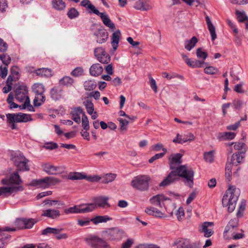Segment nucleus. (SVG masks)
<instances>
[{"label": "nucleus", "instance_id": "nucleus-17", "mask_svg": "<svg viewBox=\"0 0 248 248\" xmlns=\"http://www.w3.org/2000/svg\"><path fill=\"white\" fill-rule=\"evenodd\" d=\"M61 215L59 210L54 209H48L43 211L41 216L55 219L59 218Z\"/></svg>", "mask_w": 248, "mask_h": 248}, {"label": "nucleus", "instance_id": "nucleus-1", "mask_svg": "<svg viewBox=\"0 0 248 248\" xmlns=\"http://www.w3.org/2000/svg\"><path fill=\"white\" fill-rule=\"evenodd\" d=\"M194 171L192 168L186 165H180L173 171H171L167 177L159 184V186H165L173 183L179 179V177L185 179L189 186L194 183Z\"/></svg>", "mask_w": 248, "mask_h": 248}, {"label": "nucleus", "instance_id": "nucleus-7", "mask_svg": "<svg viewBox=\"0 0 248 248\" xmlns=\"http://www.w3.org/2000/svg\"><path fill=\"white\" fill-rule=\"evenodd\" d=\"M103 233L111 240H120L125 235L124 231L118 227L108 229L103 232Z\"/></svg>", "mask_w": 248, "mask_h": 248}, {"label": "nucleus", "instance_id": "nucleus-21", "mask_svg": "<svg viewBox=\"0 0 248 248\" xmlns=\"http://www.w3.org/2000/svg\"><path fill=\"white\" fill-rule=\"evenodd\" d=\"M214 224L211 222H205L202 225V229L200 230L202 232L204 233V236L205 237H210L214 233V231L212 229H209L208 228L210 226H213Z\"/></svg>", "mask_w": 248, "mask_h": 248}, {"label": "nucleus", "instance_id": "nucleus-40", "mask_svg": "<svg viewBox=\"0 0 248 248\" xmlns=\"http://www.w3.org/2000/svg\"><path fill=\"white\" fill-rule=\"evenodd\" d=\"M83 205L80 204L79 206V213H88L93 211L95 208L96 205L94 203H90L87 204V206L85 208H80V207L83 206Z\"/></svg>", "mask_w": 248, "mask_h": 248}, {"label": "nucleus", "instance_id": "nucleus-5", "mask_svg": "<svg viewBox=\"0 0 248 248\" xmlns=\"http://www.w3.org/2000/svg\"><path fill=\"white\" fill-rule=\"evenodd\" d=\"M150 180V178L147 175H138L132 180L131 185L134 188L140 191H146L149 188Z\"/></svg>", "mask_w": 248, "mask_h": 248}, {"label": "nucleus", "instance_id": "nucleus-64", "mask_svg": "<svg viewBox=\"0 0 248 248\" xmlns=\"http://www.w3.org/2000/svg\"><path fill=\"white\" fill-rule=\"evenodd\" d=\"M8 44L4 41V40L0 38V51L1 52H5L8 49Z\"/></svg>", "mask_w": 248, "mask_h": 248}, {"label": "nucleus", "instance_id": "nucleus-34", "mask_svg": "<svg viewBox=\"0 0 248 248\" xmlns=\"http://www.w3.org/2000/svg\"><path fill=\"white\" fill-rule=\"evenodd\" d=\"M198 42L196 37L193 36L190 40H186L185 42V48L188 51H190Z\"/></svg>", "mask_w": 248, "mask_h": 248}, {"label": "nucleus", "instance_id": "nucleus-23", "mask_svg": "<svg viewBox=\"0 0 248 248\" xmlns=\"http://www.w3.org/2000/svg\"><path fill=\"white\" fill-rule=\"evenodd\" d=\"M51 5L53 9L58 11H63L66 8V3L63 0H52Z\"/></svg>", "mask_w": 248, "mask_h": 248}, {"label": "nucleus", "instance_id": "nucleus-54", "mask_svg": "<svg viewBox=\"0 0 248 248\" xmlns=\"http://www.w3.org/2000/svg\"><path fill=\"white\" fill-rule=\"evenodd\" d=\"M246 201L243 200L239 205V210L237 212L236 216L238 217H241L243 215V212L246 207Z\"/></svg>", "mask_w": 248, "mask_h": 248}, {"label": "nucleus", "instance_id": "nucleus-42", "mask_svg": "<svg viewBox=\"0 0 248 248\" xmlns=\"http://www.w3.org/2000/svg\"><path fill=\"white\" fill-rule=\"evenodd\" d=\"M116 175L114 173L106 174L102 178H101V183L103 184H108L111 182L116 178Z\"/></svg>", "mask_w": 248, "mask_h": 248}, {"label": "nucleus", "instance_id": "nucleus-53", "mask_svg": "<svg viewBox=\"0 0 248 248\" xmlns=\"http://www.w3.org/2000/svg\"><path fill=\"white\" fill-rule=\"evenodd\" d=\"M106 51L104 48L101 47H97L94 50V53L95 57L98 59V57H100L101 56H104Z\"/></svg>", "mask_w": 248, "mask_h": 248}, {"label": "nucleus", "instance_id": "nucleus-29", "mask_svg": "<svg viewBox=\"0 0 248 248\" xmlns=\"http://www.w3.org/2000/svg\"><path fill=\"white\" fill-rule=\"evenodd\" d=\"M83 104L85 107L87 113L90 115H92L94 110V105L89 97L85 98V101L83 102Z\"/></svg>", "mask_w": 248, "mask_h": 248}, {"label": "nucleus", "instance_id": "nucleus-12", "mask_svg": "<svg viewBox=\"0 0 248 248\" xmlns=\"http://www.w3.org/2000/svg\"><path fill=\"white\" fill-rule=\"evenodd\" d=\"M15 98L19 102H22L28 96V90L25 85H19L15 91Z\"/></svg>", "mask_w": 248, "mask_h": 248}, {"label": "nucleus", "instance_id": "nucleus-60", "mask_svg": "<svg viewBox=\"0 0 248 248\" xmlns=\"http://www.w3.org/2000/svg\"><path fill=\"white\" fill-rule=\"evenodd\" d=\"M36 222V221L33 218H25V223L26 229H30L32 227L33 225Z\"/></svg>", "mask_w": 248, "mask_h": 248}, {"label": "nucleus", "instance_id": "nucleus-26", "mask_svg": "<svg viewBox=\"0 0 248 248\" xmlns=\"http://www.w3.org/2000/svg\"><path fill=\"white\" fill-rule=\"evenodd\" d=\"M99 16L106 26L109 27L111 30H114L115 29L114 24L110 20L108 15L102 13Z\"/></svg>", "mask_w": 248, "mask_h": 248}, {"label": "nucleus", "instance_id": "nucleus-31", "mask_svg": "<svg viewBox=\"0 0 248 248\" xmlns=\"http://www.w3.org/2000/svg\"><path fill=\"white\" fill-rule=\"evenodd\" d=\"M236 134L231 132H225L222 133H219L218 139L220 140H232L234 138Z\"/></svg>", "mask_w": 248, "mask_h": 248}, {"label": "nucleus", "instance_id": "nucleus-49", "mask_svg": "<svg viewBox=\"0 0 248 248\" xmlns=\"http://www.w3.org/2000/svg\"><path fill=\"white\" fill-rule=\"evenodd\" d=\"M204 158L206 162L211 163L214 160V152L211 151L204 154Z\"/></svg>", "mask_w": 248, "mask_h": 248}, {"label": "nucleus", "instance_id": "nucleus-46", "mask_svg": "<svg viewBox=\"0 0 248 248\" xmlns=\"http://www.w3.org/2000/svg\"><path fill=\"white\" fill-rule=\"evenodd\" d=\"M0 60L2 61V62L7 66L11 62V57L7 54H0Z\"/></svg>", "mask_w": 248, "mask_h": 248}, {"label": "nucleus", "instance_id": "nucleus-61", "mask_svg": "<svg viewBox=\"0 0 248 248\" xmlns=\"http://www.w3.org/2000/svg\"><path fill=\"white\" fill-rule=\"evenodd\" d=\"M19 70V69L17 66H13L10 69V74L14 77H19L20 78Z\"/></svg>", "mask_w": 248, "mask_h": 248}, {"label": "nucleus", "instance_id": "nucleus-19", "mask_svg": "<svg viewBox=\"0 0 248 248\" xmlns=\"http://www.w3.org/2000/svg\"><path fill=\"white\" fill-rule=\"evenodd\" d=\"M121 35V33L119 30L114 31L112 34L111 44L114 51L117 49L118 46Z\"/></svg>", "mask_w": 248, "mask_h": 248}, {"label": "nucleus", "instance_id": "nucleus-9", "mask_svg": "<svg viewBox=\"0 0 248 248\" xmlns=\"http://www.w3.org/2000/svg\"><path fill=\"white\" fill-rule=\"evenodd\" d=\"M166 201H170L171 202L170 199L169 198L165 197L163 194H158L153 196L150 199V202L155 206H158L160 208L163 205L166 209L167 212L171 216L172 215V211H167V209L165 205L164 202Z\"/></svg>", "mask_w": 248, "mask_h": 248}, {"label": "nucleus", "instance_id": "nucleus-58", "mask_svg": "<svg viewBox=\"0 0 248 248\" xmlns=\"http://www.w3.org/2000/svg\"><path fill=\"white\" fill-rule=\"evenodd\" d=\"M85 177L86 178H85V179L91 182H97L99 181L100 180L101 181V177L99 176L98 175L87 176L85 175Z\"/></svg>", "mask_w": 248, "mask_h": 248}, {"label": "nucleus", "instance_id": "nucleus-18", "mask_svg": "<svg viewBox=\"0 0 248 248\" xmlns=\"http://www.w3.org/2000/svg\"><path fill=\"white\" fill-rule=\"evenodd\" d=\"M182 155L180 153H177L174 155L170 160V169L171 171H173L176 168L175 167L176 164H180L182 163Z\"/></svg>", "mask_w": 248, "mask_h": 248}, {"label": "nucleus", "instance_id": "nucleus-62", "mask_svg": "<svg viewBox=\"0 0 248 248\" xmlns=\"http://www.w3.org/2000/svg\"><path fill=\"white\" fill-rule=\"evenodd\" d=\"M19 79V77H14L12 75H10L7 78V79L6 80V85H9L12 86L13 84V81H18Z\"/></svg>", "mask_w": 248, "mask_h": 248}, {"label": "nucleus", "instance_id": "nucleus-52", "mask_svg": "<svg viewBox=\"0 0 248 248\" xmlns=\"http://www.w3.org/2000/svg\"><path fill=\"white\" fill-rule=\"evenodd\" d=\"M25 218H18L15 221V225L18 229H26Z\"/></svg>", "mask_w": 248, "mask_h": 248}, {"label": "nucleus", "instance_id": "nucleus-2", "mask_svg": "<svg viewBox=\"0 0 248 248\" xmlns=\"http://www.w3.org/2000/svg\"><path fill=\"white\" fill-rule=\"evenodd\" d=\"M232 188L230 187L226 190L222 200L223 206H228V211L230 213L234 211L240 193L239 189Z\"/></svg>", "mask_w": 248, "mask_h": 248}, {"label": "nucleus", "instance_id": "nucleus-10", "mask_svg": "<svg viewBox=\"0 0 248 248\" xmlns=\"http://www.w3.org/2000/svg\"><path fill=\"white\" fill-rule=\"evenodd\" d=\"M24 188L22 186H10L8 187L2 186L0 187V196L7 197L10 196L14 192L23 191Z\"/></svg>", "mask_w": 248, "mask_h": 248}, {"label": "nucleus", "instance_id": "nucleus-59", "mask_svg": "<svg viewBox=\"0 0 248 248\" xmlns=\"http://www.w3.org/2000/svg\"><path fill=\"white\" fill-rule=\"evenodd\" d=\"M87 8L90 10L88 11L89 14H94L98 16H100V15L102 13L100 12L98 10L96 9L95 6L92 3L88 5V7Z\"/></svg>", "mask_w": 248, "mask_h": 248}, {"label": "nucleus", "instance_id": "nucleus-56", "mask_svg": "<svg viewBox=\"0 0 248 248\" xmlns=\"http://www.w3.org/2000/svg\"><path fill=\"white\" fill-rule=\"evenodd\" d=\"M118 120L120 122V130H126L127 126L129 124V122L126 120H124L120 118L118 119Z\"/></svg>", "mask_w": 248, "mask_h": 248}, {"label": "nucleus", "instance_id": "nucleus-32", "mask_svg": "<svg viewBox=\"0 0 248 248\" xmlns=\"http://www.w3.org/2000/svg\"><path fill=\"white\" fill-rule=\"evenodd\" d=\"M186 64L192 68H199L202 67V64L204 63L203 61L200 60L191 61L189 58H187L185 60Z\"/></svg>", "mask_w": 248, "mask_h": 248}, {"label": "nucleus", "instance_id": "nucleus-20", "mask_svg": "<svg viewBox=\"0 0 248 248\" xmlns=\"http://www.w3.org/2000/svg\"><path fill=\"white\" fill-rule=\"evenodd\" d=\"M109 198L106 196H99L94 198V203L96 206L97 205L99 207H105L107 206L108 207H110V204L108 203Z\"/></svg>", "mask_w": 248, "mask_h": 248}, {"label": "nucleus", "instance_id": "nucleus-45", "mask_svg": "<svg viewBox=\"0 0 248 248\" xmlns=\"http://www.w3.org/2000/svg\"><path fill=\"white\" fill-rule=\"evenodd\" d=\"M196 55L199 59H202V61L204 62V60L207 57L208 54L206 52L203 51L202 48L199 47L197 49Z\"/></svg>", "mask_w": 248, "mask_h": 248}, {"label": "nucleus", "instance_id": "nucleus-22", "mask_svg": "<svg viewBox=\"0 0 248 248\" xmlns=\"http://www.w3.org/2000/svg\"><path fill=\"white\" fill-rule=\"evenodd\" d=\"M16 230L15 228H10L5 227L0 230V240L1 241H5L9 239L11 237V235L6 233L5 232H15Z\"/></svg>", "mask_w": 248, "mask_h": 248}, {"label": "nucleus", "instance_id": "nucleus-63", "mask_svg": "<svg viewBox=\"0 0 248 248\" xmlns=\"http://www.w3.org/2000/svg\"><path fill=\"white\" fill-rule=\"evenodd\" d=\"M21 123H26L29 121H32V119L31 118V115L21 113Z\"/></svg>", "mask_w": 248, "mask_h": 248}, {"label": "nucleus", "instance_id": "nucleus-47", "mask_svg": "<svg viewBox=\"0 0 248 248\" xmlns=\"http://www.w3.org/2000/svg\"><path fill=\"white\" fill-rule=\"evenodd\" d=\"M162 150L163 151V153L155 154L149 160V162L150 163H152L155 160L162 158L167 152L166 148H162Z\"/></svg>", "mask_w": 248, "mask_h": 248}, {"label": "nucleus", "instance_id": "nucleus-48", "mask_svg": "<svg viewBox=\"0 0 248 248\" xmlns=\"http://www.w3.org/2000/svg\"><path fill=\"white\" fill-rule=\"evenodd\" d=\"M82 126L83 129L86 131H88L90 129L88 119L85 114H84L82 116Z\"/></svg>", "mask_w": 248, "mask_h": 248}, {"label": "nucleus", "instance_id": "nucleus-43", "mask_svg": "<svg viewBox=\"0 0 248 248\" xmlns=\"http://www.w3.org/2000/svg\"><path fill=\"white\" fill-rule=\"evenodd\" d=\"M67 15L70 19H72L78 17L79 13L76 8L72 7L68 10Z\"/></svg>", "mask_w": 248, "mask_h": 248}, {"label": "nucleus", "instance_id": "nucleus-33", "mask_svg": "<svg viewBox=\"0 0 248 248\" xmlns=\"http://www.w3.org/2000/svg\"><path fill=\"white\" fill-rule=\"evenodd\" d=\"M86 178L84 173L71 172L68 175V178L72 180H83Z\"/></svg>", "mask_w": 248, "mask_h": 248}, {"label": "nucleus", "instance_id": "nucleus-4", "mask_svg": "<svg viewBox=\"0 0 248 248\" xmlns=\"http://www.w3.org/2000/svg\"><path fill=\"white\" fill-rule=\"evenodd\" d=\"M84 240L87 244L92 248H110L105 240L96 235L89 234Z\"/></svg>", "mask_w": 248, "mask_h": 248}, {"label": "nucleus", "instance_id": "nucleus-57", "mask_svg": "<svg viewBox=\"0 0 248 248\" xmlns=\"http://www.w3.org/2000/svg\"><path fill=\"white\" fill-rule=\"evenodd\" d=\"M79 206L75 205L73 207H70L67 209H65L64 210V213L66 214H71V213H79Z\"/></svg>", "mask_w": 248, "mask_h": 248}, {"label": "nucleus", "instance_id": "nucleus-37", "mask_svg": "<svg viewBox=\"0 0 248 248\" xmlns=\"http://www.w3.org/2000/svg\"><path fill=\"white\" fill-rule=\"evenodd\" d=\"M84 89L86 91H91L96 87V83L94 80H88L85 81L83 84Z\"/></svg>", "mask_w": 248, "mask_h": 248}, {"label": "nucleus", "instance_id": "nucleus-50", "mask_svg": "<svg viewBox=\"0 0 248 248\" xmlns=\"http://www.w3.org/2000/svg\"><path fill=\"white\" fill-rule=\"evenodd\" d=\"M44 203L46 205L49 204L51 206L55 205H58V206H63L64 205V203L62 202L56 200H46L44 201Z\"/></svg>", "mask_w": 248, "mask_h": 248}, {"label": "nucleus", "instance_id": "nucleus-25", "mask_svg": "<svg viewBox=\"0 0 248 248\" xmlns=\"http://www.w3.org/2000/svg\"><path fill=\"white\" fill-rule=\"evenodd\" d=\"M189 137L188 139L183 138L182 136H180V134L178 133L176 135V138L173 140L172 141L175 143L183 144L188 141H193L195 139V136L193 134H190L189 135Z\"/></svg>", "mask_w": 248, "mask_h": 248}, {"label": "nucleus", "instance_id": "nucleus-38", "mask_svg": "<svg viewBox=\"0 0 248 248\" xmlns=\"http://www.w3.org/2000/svg\"><path fill=\"white\" fill-rule=\"evenodd\" d=\"M46 100V97L44 93L36 94L33 100V104L35 107L40 106Z\"/></svg>", "mask_w": 248, "mask_h": 248}, {"label": "nucleus", "instance_id": "nucleus-11", "mask_svg": "<svg viewBox=\"0 0 248 248\" xmlns=\"http://www.w3.org/2000/svg\"><path fill=\"white\" fill-rule=\"evenodd\" d=\"M239 226V219L238 218H234L231 219L226 226L223 232L224 236H226L228 233H234Z\"/></svg>", "mask_w": 248, "mask_h": 248}, {"label": "nucleus", "instance_id": "nucleus-55", "mask_svg": "<svg viewBox=\"0 0 248 248\" xmlns=\"http://www.w3.org/2000/svg\"><path fill=\"white\" fill-rule=\"evenodd\" d=\"M83 70L80 67H77L75 68L71 73V74L74 77H79L82 75Z\"/></svg>", "mask_w": 248, "mask_h": 248}, {"label": "nucleus", "instance_id": "nucleus-16", "mask_svg": "<svg viewBox=\"0 0 248 248\" xmlns=\"http://www.w3.org/2000/svg\"><path fill=\"white\" fill-rule=\"evenodd\" d=\"M62 89L60 86H55L50 92V97L52 100H59L63 97Z\"/></svg>", "mask_w": 248, "mask_h": 248}, {"label": "nucleus", "instance_id": "nucleus-44", "mask_svg": "<svg viewBox=\"0 0 248 248\" xmlns=\"http://www.w3.org/2000/svg\"><path fill=\"white\" fill-rule=\"evenodd\" d=\"M236 15L237 17L238 21L239 22H244V21L247 22L248 21V17L245 14L244 11H239L238 10L236 11Z\"/></svg>", "mask_w": 248, "mask_h": 248}, {"label": "nucleus", "instance_id": "nucleus-15", "mask_svg": "<svg viewBox=\"0 0 248 248\" xmlns=\"http://www.w3.org/2000/svg\"><path fill=\"white\" fill-rule=\"evenodd\" d=\"M134 7L137 10L147 11L152 8V5L148 0H139L135 3Z\"/></svg>", "mask_w": 248, "mask_h": 248}, {"label": "nucleus", "instance_id": "nucleus-27", "mask_svg": "<svg viewBox=\"0 0 248 248\" xmlns=\"http://www.w3.org/2000/svg\"><path fill=\"white\" fill-rule=\"evenodd\" d=\"M21 112L7 114V122L9 123H21Z\"/></svg>", "mask_w": 248, "mask_h": 248}, {"label": "nucleus", "instance_id": "nucleus-36", "mask_svg": "<svg viewBox=\"0 0 248 248\" xmlns=\"http://www.w3.org/2000/svg\"><path fill=\"white\" fill-rule=\"evenodd\" d=\"M243 158L242 154L241 153L238 152L237 153L233 154L230 159L231 163H232L233 165L237 166L239 165Z\"/></svg>", "mask_w": 248, "mask_h": 248}, {"label": "nucleus", "instance_id": "nucleus-14", "mask_svg": "<svg viewBox=\"0 0 248 248\" xmlns=\"http://www.w3.org/2000/svg\"><path fill=\"white\" fill-rule=\"evenodd\" d=\"M93 34L96 37V42L99 44L106 42L108 37V33L105 29L96 30Z\"/></svg>", "mask_w": 248, "mask_h": 248}, {"label": "nucleus", "instance_id": "nucleus-41", "mask_svg": "<svg viewBox=\"0 0 248 248\" xmlns=\"http://www.w3.org/2000/svg\"><path fill=\"white\" fill-rule=\"evenodd\" d=\"M32 90L36 94H42L45 92V87L43 84L35 83L32 86Z\"/></svg>", "mask_w": 248, "mask_h": 248}, {"label": "nucleus", "instance_id": "nucleus-39", "mask_svg": "<svg viewBox=\"0 0 248 248\" xmlns=\"http://www.w3.org/2000/svg\"><path fill=\"white\" fill-rule=\"evenodd\" d=\"M74 82V80L69 76H64L59 80L61 85L67 87L72 86Z\"/></svg>", "mask_w": 248, "mask_h": 248}, {"label": "nucleus", "instance_id": "nucleus-24", "mask_svg": "<svg viewBox=\"0 0 248 248\" xmlns=\"http://www.w3.org/2000/svg\"><path fill=\"white\" fill-rule=\"evenodd\" d=\"M103 71V67L99 63L93 64L90 68V74L94 77L99 76Z\"/></svg>", "mask_w": 248, "mask_h": 248}, {"label": "nucleus", "instance_id": "nucleus-28", "mask_svg": "<svg viewBox=\"0 0 248 248\" xmlns=\"http://www.w3.org/2000/svg\"><path fill=\"white\" fill-rule=\"evenodd\" d=\"M62 230V229L48 227L43 230L42 232V234L44 235H48L53 234L55 235L59 234Z\"/></svg>", "mask_w": 248, "mask_h": 248}, {"label": "nucleus", "instance_id": "nucleus-3", "mask_svg": "<svg viewBox=\"0 0 248 248\" xmlns=\"http://www.w3.org/2000/svg\"><path fill=\"white\" fill-rule=\"evenodd\" d=\"M11 159L16 167V171L24 172L30 170L29 160L20 152L12 153Z\"/></svg>", "mask_w": 248, "mask_h": 248}, {"label": "nucleus", "instance_id": "nucleus-13", "mask_svg": "<svg viewBox=\"0 0 248 248\" xmlns=\"http://www.w3.org/2000/svg\"><path fill=\"white\" fill-rule=\"evenodd\" d=\"M43 170L49 175H56L62 172L61 167L55 166L50 163H46L42 166Z\"/></svg>", "mask_w": 248, "mask_h": 248}, {"label": "nucleus", "instance_id": "nucleus-30", "mask_svg": "<svg viewBox=\"0 0 248 248\" xmlns=\"http://www.w3.org/2000/svg\"><path fill=\"white\" fill-rule=\"evenodd\" d=\"M37 76L45 77H50L52 76L51 70L48 68H39L35 72Z\"/></svg>", "mask_w": 248, "mask_h": 248}, {"label": "nucleus", "instance_id": "nucleus-35", "mask_svg": "<svg viewBox=\"0 0 248 248\" xmlns=\"http://www.w3.org/2000/svg\"><path fill=\"white\" fill-rule=\"evenodd\" d=\"M112 218L108 216H98L91 219L94 224H97L100 223L106 222L108 221L111 220Z\"/></svg>", "mask_w": 248, "mask_h": 248}, {"label": "nucleus", "instance_id": "nucleus-8", "mask_svg": "<svg viewBox=\"0 0 248 248\" xmlns=\"http://www.w3.org/2000/svg\"><path fill=\"white\" fill-rule=\"evenodd\" d=\"M1 183L3 185L13 186H18L23 183L20 176L19 175L18 171H15L11 173L8 178L2 179Z\"/></svg>", "mask_w": 248, "mask_h": 248}, {"label": "nucleus", "instance_id": "nucleus-51", "mask_svg": "<svg viewBox=\"0 0 248 248\" xmlns=\"http://www.w3.org/2000/svg\"><path fill=\"white\" fill-rule=\"evenodd\" d=\"M97 60L102 63L107 64L109 63L110 61V57L109 54L106 53H105L104 56H101L100 57H98Z\"/></svg>", "mask_w": 248, "mask_h": 248}, {"label": "nucleus", "instance_id": "nucleus-6", "mask_svg": "<svg viewBox=\"0 0 248 248\" xmlns=\"http://www.w3.org/2000/svg\"><path fill=\"white\" fill-rule=\"evenodd\" d=\"M60 182L61 180L57 178L54 177H46L43 179L33 180L31 181V186L46 188L55 185Z\"/></svg>", "mask_w": 248, "mask_h": 248}]
</instances>
